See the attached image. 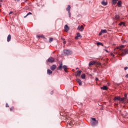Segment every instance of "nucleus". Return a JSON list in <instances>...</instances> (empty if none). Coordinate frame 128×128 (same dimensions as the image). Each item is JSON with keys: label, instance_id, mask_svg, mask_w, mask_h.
<instances>
[{"label": "nucleus", "instance_id": "a878e982", "mask_svg": "<svg viewBox=\"0 0 128 128\" xmlns=\"http://www.w3.org/2000/svg\"><path fill=\"white\" fill-rule=\"evenodd\" d=\"M97 45L98 46H104V44H102V43H100V42H98V44H97Z\"/></svg>", "mask_w": 128, "mask_h": 128}, {"label": "nucleus", "instance_id": "de8ad7c7", "mask_svg": "<svg viewBox=\"0 0 128 128\" xmlns=\"http://www.w3.org/2000/svg\"><path fill=\"white\" fill-rule=\"evenodd\" d=\"M60 116H62V114H60Z\"/></svg>", "mask_w": 128, "mask_h": 128}, {"label": "nucleus", "instance_id": "9d476101", "mask_svg": "<svg viewBox=\"0 0 128 128\" xmlns=\"http://www.w3.org/2000/svg\"><path fill=\"white\" fill-rule=\"evenodd\" d=\"M78 38H82V36L80 35V33H77V36H76V37L75 38V40H78Z\"/></svg>", "mask_w": 128, "mask_h": 128}, {"label": "nucleus", "instance_id": "f704fd0d", "mask_svg": "<svg viewBox=\"0 0 128 128\" xmlns=\"http://www.w3.org/2000/svg\"><path fill=\"white\" fill-rule=\"evenodd\" d=\"M6 108H10V106H8V104H6Z\"/></svg>", "mask_w": 128, "mask_h": 128}, {"label": "nucleus", "instance_id": "79ce46f5", "mask_svg": "<svg viewBox=\"0 0 128 128\" xmlns=\"http://www.w3.org/2000/svg\"><path fill=\"white\" fill-rule=\"evenodd\" d=\"M128 96V95L125 94V97L126 98V96Z\"/></svg>", "mask_w": 128, "mask_h": 128}, {"label": "nucleus", "instance_id": "f257e3e1", "mask_svg": "<svg viewBox=\"0 0 128 128\" xmlns=\"http://www.w3.org/2000/svg\"><path fill=\"white\" fill-rule=\"evenodd\" d=\"M126 46H120L118 47L116 50H120L122 52V54H120L121 56H126V54H128V49L126 48L125 50H123L122 48H124Z\"/></svg>", "mask_w": 128, "mask_h": 128}, {"label": "nucleus", "instance_id": "cd10ccee", "mask_svg": "<svg viewBox=\"0 0 128 128\" xmlns=\"http://www.w3.org/2000/svg\"><path fill=\"white\" fill-rule=\"evenodd\" d=\"M124 100H125L124 98H120V102H124Z\"/></svg>", "mask_w": 128, "mask_h": 128}, {"label": "nucleus", "instance_id": "9b49d317", "mask_svg": "<svg viewBox=\"0 0 128 128\" xmlns=\"http://www.w3.org/2000/svg\"><path fill=\"white\" fill-rule=\"evenodd\" d=\"M101 90H108V88L107 86H104L101 88Z\"/></svg>", "mask_w": 128, "mask_h": 128}, {"label": "nucleus", "instance_id": "e433bc0d", "mask_svg": "<svg viewBox=\"0 0 128 128\" xmlns=\"http://www.w3.org/2000/svg\"><path fill=\"white\" fill-rule=\"evenodd\" d=\"M64 44H66V40L64 41Z\"/></svg>", "mask_w": 128, "mask_h": 128}, {"label": "nucleus", "instance_id": "6e6552de", "mask_svg": "<svg viewBox=\"0 0 128 128\" xmlns=\"http://www.w3.org/2000/svg\"><path fill=\"white\" fill-rule=\"evenodd\" d=\"M70 30V28L68 25H66L64 27V32H68Z\"/></svg>", "mask_w": 128, "mask_h": 128}, {"label": "nucleus", "instance_id": "aec40b11", "mask_svg": "<svg viewBox=\"0 0 128 128\" xmlns=\"http://www.w3.org/2000/svg\"><path fill=\"white\" fill-rule=\"evenodd\" d=\"M72 8V7H70V6H68V8H66V10L70 12V9Z\"/></svg>", "mask_w": 128, "mask_h": 128}, {"label": "nucleus", "instance_id": "f3484780", "mask_svg": "<svg viewBox=\"0 0 128 128\" xmlns=\"http://www.w3.org/2000/svg\"><path fill=\"white\" fill-rule=\"evenodd\" d=\"M82 71H77L76 76H80L82 74Z\"/></svg>", "mask_w": 128, "mask_h": 128}, {"label": "nucleus", "instance_id": "f03ea898", "mask_svg": "<svg viewBox=\"0 0 128 128\" xmlns=\"http://www.w3.org/2000/svg\"><path fill=\"white\" fill-rule=\"evenodd\" d=\"M62 69L64 70L66 72H68V66H64L62 62H60L59 64V66L58 68V70H62Z\"/></svg>", "mask_w": 128, "mask_h": 128}, {"label": "nucleus", "instance_id": "ddd939ff", "mask_svg": "<svg viewBox=\"0 0 128 128\" xmlns=\"http://www.w3.org/2000/svg\"><path fill=\"white\" fill-rule=\"evenodd\" d=\"M52 70H56V65H53L50 68Z\"/></svg>", "mask_w": 128, "mask_h": 128}, {"label": "nucleus", "instance_id": "c9c22d12", "mask_svg": "<svg viewBox=\"0 0 128 128\" xmlns=\"http://www.w3.org/2000/svg\"><path fill=\"white\" fill-rule=\"evenodd\" d=\"M128 70V67H126L124 68V70Z\"/></svg>", "mask_w": 128, "mask_h": 128}, {"label": "nucleus", "instance_id": "5701e85b", "mask_svg": "<svg viewBox=\"0 0 128 128\" xmlns=\"http://www.w3.org/2000/svg\"><path fill=\"white\" fill-rule=\"evenodd\" d=\"M32 12H29L26 16H25L24 17V18H28V16H32Z\"/></svg>", "mask_w": 128, "mask_h": 128}, {"label": "nucleus", "instance_id": "20e7f679", "mask_svg": "<svg viewBox=\"0 0 128 128\" xmlns=\"http://www.w3.org/2000/svg\"><path fill=\"white\" fill-rule=\"evenodd\" d=\"M64 56H70V54H72V52L70 50H64Z\"/></svg>", "mask_w": 128, "mask_h": 128}, {"label": "nucleus", "instance_id": "58836bf2", "mask_svg": "<svg viewBox=\"0 0 128 128\" xmlns=\"http://www.w3.org/2000/svg\"><path fill=\"white\" fill-rule=\"evenodd\" d=\"M104 50L105 52H108V50H106V49H104Z\"/></svg>", "mask_w": 128, "mask_h": 128}, {"label": "nucleus", "instance_id": "1a4fd4ad", "mask_svg": "<svg viewBox=\"0 0 128 128\" xmlns=\"http://www.w3.org/2000/svg\"><path fill=\"white\" fill-rule=\"evenodd\" d=\"M78 30H80V32H84V26H79L78 28Z\"/></svg>", "mask_w": 128, "mask_h": 128}, {"label": "nucleus", "instance_id": "393cba45", "mask_svg": "<svg viewBox=\"0 0 128 128\" xmlns=\"http://www.w3.org/2000/svg\"><path fill=\"white\" fill-rule=\"evenodd\" d=\"M120 26H126V24H124V22H122L120 24Z\"/></svg>", "mask_w": 128, "mask_h": 128}, {"label": "nucleus", "instance_id": "dca6fc26", "mask_svg": "<svg viewBox=\"0 0 128 128\" xmlns=\"http://www.w3.org/2000/svg\"><path fill=\"white\" fill-rule=\"evenodd\" d=\"M118 0H112V4H116L118 3Z\"/></svg>", "mask_w": 128, "mask_h": 128}, {"label": "nucleus", "instance_id": "72a5a7b5", "mask_svg": "<svg viewBox=\"0 0 128 128\" xmlns=\"http://www.w3.org/2000/svg\"><path fill=\"white\" fill-rule=\"evenodd\" d=\"M61 39L62 40H63V42L64 41V40H66V39H64V38H62V37H61Z\"/></svg>", "mask_w": 128, "mask_h": 128}, {"label": "nucleus", "instance_id": "b1692460", "mask_svg": "<svg viewBox=\"0 0 128 128\" xmlns=\"http://www.w3.org/2000/svg\"><path fill=\"white\" fill-rule=\"evenodd\" d=\"M86 74H83L82 76V80H84L86 79Z\"/></svg>", "mask_w": 128, "mask_h": 128}, {"label": "nucleus", "instance_id": "f8f14e48", "mask_svg": "<svg viewBox=\"0 0 128 128\" xmlns=\"http://www.w3.org/2000/svg\"><path fill=\"white\" fill-rule=\"evenodd\" d=\"M96 64V62L95 61H94L92 62H91L89 64V66H94V64Z\"/></svg>", "mask_w": 128, "mask_h": 128}, {"label": "nucleus", "instance_id": "7ed1b4c3", "mask_svg": "<svg viewBox=\"0 0 128 128\" xmlns=\"http://www.w3.org/2000/svg\"><path fill=\"white\" fill-rule=\"evenodd\" d=\"M92 126H96L98 125V122L96 120V118H92Z\"/></svg>", "mask_w": 128, "mask_h": 128}, {"label": "nucleus", "instance_id": "a18cd8bd", "mask_svg": "<svg viewBox=\"0 0 128 128\" xmlns=\"http://www.w3.org/2000/svg\"><path fill=\"white\" fill-rule=\"evenodd\" d=\"M1 2H2V0H1Z\"/></svg>", "mask_w": 128, "mask_h": 128}, {"label": "nucleus", "instance_id": "c756f323", "mask_svg": "<svg viewBox=\"0 0 128 128\" xmlns=\"http://www.w3.org/2000/svg\"><path fill=\"white\" fill-rule=\"evenodd\" d=\"M118 18H120V16L118 15H116V20H118Z\"/></svg>", "mask_w": 128, "mask_h": 128}, {"label": "nucleus", "instance_id": "0eeeda50", "mask_svg": "<svg viewBox=\"0 0 128 128\" xmlns=\"http://www.w3.org/2000/svg\"><path fill=\"white\" fill-rule=\"evenodd\" d=\"M76 82H77L80 86H82V80L80 79H77L76 80Z\"/></svg>", "mask_w": 128, "mask_h": 128}, {"label": "nucleus", "instance_id": "412c9836", "mask_svg": "<svg viewBox=\"0 0 128 128\" xmlns=\"http://www.w3.org/2000/svg\"><path fill=\"white\" fill-rule=\"evenodd\" d=\"M102 4V6H108V2H106L104 1H103Z\"/></svg>", "mask_w": 128, "mask_h": 128}, {"label": "nucleus", "instance_id": "7c9ffc66", "mask_svg": "<svg viewBox=\"0 0 128 128\" xmlns=\"http://www.w3.org/2000/svg\"><path fill=\"white\" fill-rule=\"evenodd\" d=\"M14 110V108L12 107V108H10V112H12Z\"/></svg>", "mask_w": 128, "mask_h": 128}, {"label": "nucleus", "instance_id": "49530a36", "mask_svg": "<svg viewBox=\"0 0 128 128\" xmlns=\"http://www.w3.org/2000/svg\"><path fill=\"white\" fill-rule=\"evenodd\" d=\"M76 70H78V68H77Z\"/></svg>", "mask_w": 128, "mask_h": 128}, {"label": "nucleus", "instance_id": "37998d69", "mask_svg": "<svg viewBox=\"0 0 128 128\" xmlns=\"http://www.w3.org/2000/svg\"><path fill=\"white\" fill-rule=\"evenodd\" d=\"M112 56H114V55L113 54H112Z\"/></svg>", "mask_w": 128, "mask_h": 128}, {"label": "nucleus", "instance_id": "423d86ee", "mask_svg": "<svg viewBox=\"0 0 128 128\" xmlns=\"http://www.w3.org/2000/svg\"><path fill=\"white\" fill-rule=\"evenodd\" d=\"M66 122L68 124H72V120L70 118H68V116L66 117Z\"/></svg>", "mask_w": 128, "mask_h": 128}, {"label": "nucleus", "instance_id": "c85d7f7f", "mask_svg": "<svg viewBox=\"0 0 128 128\" xmlns=\"http://www.w3.org/2000/svg\"><path fill=\"white\" fill-rule=\"evenodd\" d=\"M52 42H54V38H50V42L52 43Z\"/></svg>", "mask_w": 128, "mask_h": 128}, {"label": "nucleus", "instance_id": "a211bd4d", "mask_svg": "<svg viewBox=\"0 0 128 128\" xmlns=\"http://www.w3.org/2000/svg\"><path fill=\"white\" fill-rule=\"evenodd\" d=\"M48 74L49 76L52 74V70H48Z\"/></svg>", "mask_w": 128, "mask_h": 128}, {"label": "nucleus", "instance_id": "2eb2a0df", "mask_svg": "<svg viewBox=\"0 0 128 128\" xmlns=\"http://www.w3.org/2000/svg\"><path fill=\"white\" fill-rule=\"evenodd\" d=\"M120 96H116L114 98V102H116V100H119V102H120Z\"/></svg>", "mask_w": 128, "mask_h": 128}, {"label": "nucleus", "instance_id": "4468645a", "mask_svg": "<svg viewBox=\"0 0 128 128\" xmlns=\"http://www.w3.org/2000/svg\"><path fill=\"white\" fill-rule=\"evenodd\" d=\"M10 40H12V36L10 34L8 36V42H10Z\"/></svg>", "mask_w": 128, "mask_h": 128}, {"label": "nucleus", "instance_id": "4c0bfd02", "mask_svg": "<svg viewBox=\"0 0 128 128\" xmlns=\"http://www.w3.org/2000/svg\"><path fill=\"white\" fill-rule=\"evenodd\" d=\"M14 14V12H10V14Z\"/></svg>", "mask_w": 128, "mask_h": 128}, {"label": "nucleus", "instance_id": "ea45409f", "mask_svg": "<svg viewBox=\"0 0 128 128\" xmlns=\"http://www.w3.org/2000/svg\"><path fill=\"white\" fill-rule=\"evenodd\" d=\"M98 78H96V82H98Z\"/></svg>", "mask_w": 128, "mask_h": 128}, {"label": "nucleus", "instance_id": "2f4dec72", "mask_svg": "<svg viewBox=\"0 0 128 128\" xmlns=\"http://www.w3.org/2000/svg\"><path fill=\"white\" fill-rule=\"evenodd\" d=\"M68 14H69V16H70V18H72V15L70 14V12H68Z\"/></svg>", "mask_w": 128, "mask_h": 128}, {"label": "nucleus", "instance_id": "c03bdc74", "mask_svg": "<svg viewBox=\"0 0 128 128\" xmlns=\"http://www.w3.org/2000/svg\"><path fill=\"white\" fill-rule=\"evenodd\" d=\"M0 6H2V4L0 3Z\"/></svg>", "mask_w": 128, "mask_h": 128}, {"label": "nucleus", "instance_id": "4be33fe9", "mask_svg": "<svg viewBox=\"0 0 128 128\" xmlns=\"http://www.w3.org/2000/svg\"><path fill=\"white\" fill-rule=\"evenodd\" d=\"M37 38H44V35L38 36H37Z\"/></svg>", "mask_w": 128, "mask_h": 128}, {"label": "nucleus", "instance_id": "39448f33", "mask_svg": "<svg viewBox=\"0 0 128 128\" xmlns=\"http://www.w3.org/2000/svg\"><path fill=\"white\" fill-rule=\"evenodd\" d=\"M55 60H56L54 59V58L51 57V58H48V62H50V64H52V63L54 62Z\"/></svg>", "mask_w": 128, "mask_h": 128}, {"label": "nucleus", "instance_id": "6ab92c4d", "mask_svg": "<svg viewBox=\"0 0 128 128\" xmlns=\"http://www.w3.org/2000/svg\"><path fill=\"white\" fill-rule=\"evenodd\" d=\"M122 1H119L118 4V6L119 8H122Z\"/></svg>", "mask_w": 128, "mask_h": 128}, {"label": "nucleus", "instance_id": "bb28decb", "mask_svg": "<svg viewBox=\"0 0 128 128\" xmlns=\"http://www.w3.org/2000/svg\"><path fill=\"white\" fill-rule=\"evenodd\" d=\"M101 32H102V34H106L108 32L106 30H102Z\"/></svg>", "mask_w": 128, "mask_h": 128}, {"label": "nucleus", "instance_id": "473e14b6", "mask_svg": "<svg viewBox=\"0 0 128 128\" xmlns=\"http://www.w3.org/2000/svg\"><path fill=\"white\" fill-rule=\"evenodd\" d=\"M102 32L101 31V32L99 34V36H102Z\"/></svg>", "mask_w": 128, "mask_h": 128}, {"label": "nucleus", "instance_id": "a19ab883", "mask_svg": "<svg viewBox=\"0 0 128 128\" xmlns=\"http://www.w3.org/2000/svg\"><path fill=\"white\" fill-rule=\"evenodd\" d=\"M126 78H128V74L126 76Z\"/></svg>", "mask_w": 128, "mask_h": 128}]
</instances>
